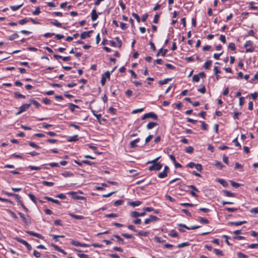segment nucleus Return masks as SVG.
I'll return each instance as SVG.
<instances>
[{
    "label": "nucleus",
    "instance_id": "f257e3e1",
    "mask_svg": "<svg viewBox=\"0 0 258 258\" xmlns=\"http://www.w3.org/2000/svg\"><path fill=\"white\" fill-rule=\"evenodd\" d=\"M253 42L251 40L246 41L244 45V47L246 48L245 52H252L254 51V48L252 46Z\"/></svg>",
    "mask_w": 258,
    "mask_h": 258
},
{
    "label": "nucleus",
    "instance_id": "f03ea898",
    "mask_svg": "<svg viewBox=\"0 0 258 258\" xmlns=\"http://www.w3.org/2000/svg\"><path fill=\"white\" fill-rule=\"evenodd\" d=\"M148 118H152L155 120L158 119L157 115L154 112H149V113L145 114L142 117V119L144 120Z\"/></svg>",
    "mask_w": 258,
    "mask_h": 258
},
{
    "label": "nucleus",
    "instance_id": "7ed1b4c3",
    "mask_svg": "<svg viewBox=\"0 0 258 258\" xmlns=\"http://www.w3.org/2000/svg\"><path fill=\"white\" fill-rule=\"evenodd\" d=\"M30 106V104H25L20 107L19 111L16 113V115H18L22 113V112L27 110Z\"/></svg>",
    "mask_w": 258,
    "mask_h": 258
},
{
    "label": "nucleus",
    "instance_id": "20e7f679",
    "mask_svg": "<svg viewBox=\"0 0 258 258\" xmlns=\"http://www.w3.org/2000/svg\"><path fill=\"white\" fill-rule=\"evenodd\" d=\"M110 78V73L108 71L106 72L102 75L101 80V84L102 86H104L106 83V79Z\"/></svg>",
    "mask_w": 258,
    "mask_h": 258
},
{
    "label": "nucleus",
    "instance_id": "39448f33",
    "mask_svg": "<svg viewBox=\"0 0 258 258\" xmlns=\"http://www.w3.org/2000/svg\"><path fill=\"white\" fill-rule=\"evenodd\" d=\"M18 214L22 219L23 222L26 225H29L31 223L30 220L28 216L26 217L21 212H19Z\"/></svg>",
    "mask_w": 258,
    "mask_h": 258
},
{
    "label": "nucleus",
    "instance_id": "423d86ee",
    "mask_svg": "<svg viewBox=\"0 0 258 258\" xmlns=\"http://www.w3.org/2000/svg\"><path fill=\"white\" fill-rule=\"evenodd\" d=\"M162 165L160 163L153 164V165L149 167V170L150 171L153 170H159L162 168Z\"/></svg>",
    "mask_w": 258,
    "mask_h": 258
},
{
    "label": "nucleus",
    "instance_id": "0eeeda50",
    "mask_svg": "<svg viewBox=\"0 0 258 258\" xmlns=\"http://www.w3.org/2000/svg\"><path fill=\"white\" fill-rule=\"evenodd\" d=\"M16 239L18 242L26 246L28 250H30L32 249L31 245L29 244L26 241L20 238H17Z\"/></svg>",
    "mask_w": 258,
    "mask_h": 258
},
{
    "label": "nucleus",
    "instance_id": "6e6552de",
    "mask_svg": "<svg viewBox=\"0 0 258 258\" xmlns=\"http://www.w3.org/2000/svg\"><path fill=\"white\" fill-rule=\"evenodd\" d=\"M145 212L139 213L136 211H133L131 213V216L133 218H137L145 215Z\"/></svg>",
    "mask_w": 258,
    "mask_h": 258
},
{
    "label": "nucleus",
    "instance_id": "1a4fd4ad",
    "mask_svg": "<svg viewBox=\"0 0 258 258\" xmlns=\"http://www.w3.org/2000/svg\"><path fill=\"white\" fill-rule=\"evenodd\" d=\"M98 17V15L97 14L96 11L95 9L92 10L91 12V19L92 21H95L97 19Z\"/></svg>",
    "mask_w": 258,
    "mask_h": 258
},
{
    "label": "nucleus",
    "instance_id": "9d476101",
    "mask_svg": "<svg viewBox=\"0 0 258 258\" xmlns=\"http://www.w3.org/2000/svg\"><path fill=\"white\" fill-rule=\"evenodd\" d=\"M51 245L55 249V250L63 253L64 255L67 254V252L64 250L59 247L58 246L54 244H52Z\"/></svg>",
    "mask_w": 258,
    "mask_h": 258
},
{
    "label": "nucleus",
    "instance_id": "9b49d317",
    "mask_svg": "<svg viewBox=\"0 0 258 258\" xmlns=\"http://www.w3.org/2000/svg\"><path fill=\"white\" fill-rule=\"evenodd\" d=\"M28 234L30 235H32V236H35L38 238H43V236L39 234V233H35V232H34L32 231H27L26 232Z\"/></svg>",
    "mask_w": 258,
    "mask_h": 258
},
{
    "label": "nucleus",
    "instance_id": "f8f14e48",
    "mask_svg": "<svg viewBox=\"0 0 258 258\" xmlns=\"http://www.w3.org/2000/svg\"><path fill=\"white\" fill-rule=\"evenodd\" d=\"M92 32V31H89L88 32H83L81 35L80 37L82 39H85L86 38L90 37V34Z\"/></svg>",
    "mask_w": 258,
    "mask_h": 258
},
{
    "label": "nucleus",
    "instance_id": "ddd939ff",
    "mask_svg": "<svg viewBox=\"0 0 258 258\" xmlns=\"http://www.w3.org/2000/svg\"><path fill=\"white\" fill-rule=\"evenodd\" d=\"M246 223V221H237V222H230L228 223V224L230 225H235V226H239L243 224H245Z\"/></svg>",
    "mask_w": 258,
    "mask_h": 258
},
{
    "label": "nucleus",
    "instance_id": "4468645a",
    "mask_svg": "<svg viewBox=\"0 0 258 258\" xmlns=\"http://www.w3.org/2000/svg\"><path fill=\"white\" fill-rule=\"evenodd\" d=\"M140 141V138H137L136 140L131 141L130 143L131 148H134L135 147H136L137 146V143L139 142Z\"/></svg>",
    "mask_w": 258,
    "mask_h": 258
},
{
    "label": "nucleus",
    "instance_id": "2eb2a0df",
    "mask_svg": "<svg viewBox=\"0 0 258 258\" xmlns=\"http://www.w3.org/2000/svg\"><path fill=\"white\" fill-rule=\"evenodd\" d=\"M168 51V50L167 49H164V50H163L162 48H161L159 50V51L158 52V53H157L156 55L157 56H159L160 55V54H161V55L162 56H165L167 53Z\"/></svg>",
    "mask_w": 258,
    "mask_h": 258
},
{
    "label": "nucleus",
    "instance_id": "dca6fc26",
    "mask_svg": "<svg viewBox=\"0 0 258 258\" xmlns=\"http://www.w3.org/2000/svg\"><path fill=\"white\" fill-rule=\"evenodd\" d=\"M142 202L140 201H136L134 202H130L128 203V205L132 206L133 207L139 206L141 205Z\"/></svg>",
    "mask_w": 258,
    "mask_h": 258
},
{
    "label": "nucleus",
    "instance_id": "f3484780",
    "mask_svg": "<svg viewBox=\"0 0 258 258\" xmlns=\"http://www.w3.org/2000/svg\"><path fill=\"white\" fill-rule=\"evenodd\" d=\"M69 215L70 216H71L76 219H78V220H83L85 218L83 216L77 215L73 214L72 213H70V214H69Z\"/></svg>",
    "mask_w": 258,
    "mask_h": 258
},
{
    "label": "nucleus",
    "instance_id": "a211bd4d",
    "mask_svg": "<svg viewBox=\"0 0 258 258\" xmlns=\"http://www.w3.org/2000/svg\"><path fill=\"white\" fill-rule=\"evenodd\" d=\"M44 199L47 200L48 201H50V202H52V203H55L58 205H60V203L59 202V201H58V200H54L50 197H44Z\"/></svg>",
    "mask_w": 258,
    "mask_h": 258
},
{
    "label": "nucleus",
    "instance_id": "6ab92c4d",
    "mask_svg": "<svg viewBox=\"0 0 258 258\" xmlns=\"http://www.w3.org/2000/svg\"><path fill=\"white\" fill-rule=\"evenodd\" d=\"M212 61L211 60L207 61L204 64V68L205 69H209L212 65Z\"/></svg>",
    "mask_w": 258,
    "mask_h": 258
},
{
    "label": "nucleus",
    "instance_id": "aec40b11",
    "mask_svg": "<svg viewBox=\"0 0 258 258\" xmlns=\"http://www.w3.org/2000/svg\"><path fill=\"white\" fill-rule=\"evenodd\" d=\"M157 125V123H156V122H151L150 123H149L148 124H147V128L148 129V130H150L153 127H154L155 126H156Z\"/></svg>",
    "mask_w": 258,
    "mask_h": 258
},
{
    "label": "nucleus",
    "instance_id": "412c9836",
    "mask_svg": "<svg viewBox=\"0 0 258 258\" xmlns=\"http://www.w3.org/2000/svg\"><path fill=\"white\" fill-rule=\"evenodd\" d=\"M23 4H21V5H17V6H10V9L14 11H17L18 10V9H19L21 7H22L23 6Z\"/></svg>",
    "mask_w": 258,
    "mask_h": 258
},
{
    "label": "nucleus",
    "instance_id": "4be33fe9",
    "mask_svg": "<svg viewBox=\"0 0 258 258\" xmlns=\"http://www.w3.org/2000/svg\"><path fill=\"white\" fill-rule=\"evenodd\" d=\"M167 176V173L165 171H162L159 173L158 175V176L160 178H164Z\"/></svg>",
    "mask_w": 258,
    "mask_h": 258
},
{
    "label": "nucleus",
    "instance_id": "5701e85b",
    "mask_svg": "<svg viewBox=\"0 0 258 258\" xmlns=\"http://www.w3.org/2000/svg\"><path fill=\"white\" fill-rule=\"evenodd\" d=\"M78 140V135H75L74 136H72V137H70L68 139V141L69 142H74V141H76Z\"/></svg>",
    "mask_w": 258,
    "mask_h": 258
},
{
    "label": "nucleus",
    "instance_id": "b1692460",
    "mask_svg": "<svg viewBox=\"0 0 258 258\" xmlns=\"http://www.w3.org/2000/svg\"><path fill=\"white\" fill-rule=\"evenodd\" d=\"M171 80V79L167 78V79H164L163 80H160L159 81V84L161 85H163L167 84Z\"/></svg>",
    "mask_w": 258,
    "mask_h": 258
},
{
    "label": "nucleus",
    "instance_id": "393cba45",
    "mask_svg": "<svg viewBox=\"0 0 258 258\" xmlns=\"http://www.w3.org/2000/svg\"><path fill=\"white\" fill-rule=\"evenodd\" d=\"M113 237H114L115 238H116L117 239V241L119 243L121 244H123V242H124L123 239L122 238H121L120 237H119L118 235H114L113 236Z\"/></svg>",
    "mask_w": 258,
    "mask_h": 258
},
{
    "label": "nucleus",
    "instance_id": "a878e982",
    "mask_svg": "<svg viewBox=\"0 0 258 258\" xmlns=\"http://www.w3.org/2000/svg\"><path fill=\"white\" fill-rule=\"evenodd\" d=\"M29 22V19L28 18H25L19 21L18 23L20 25H24Z\"/></svg>",
    "mask_w": 258,
    "mask_h": 258
},
{
    "label": "nucleus",
    "instance_id": "bb28decb",
    "mask_svg": "<svg viewBox=\"0 0 258 258\" xmlns=\"http://www.w3.org/2000/svg\"><path fill=\"white\" fill-rule=\"evenodd\" d=\"M225 195L228 197H234V194L233 193L231 192L228 190H224L223 191Z\"/></svg>",
    "mask_w": 258,
    "mask_h": 258
},
{
    "label": "nucleus",
    "instance_id": "cd10ccee",
    "mask_svg": "<svg viewBox=\"0 0 258 258\" xmlns=\"http://www.w3.org/2000/svg\"><path fill=\"white\" fill-rule=\"evenodd\" d=\"M51 24L57 27H62V24L57 22V20H54L53 21L51 22Z\"/></svg>",
    "mask_w": 258,
    "mask_h": 258
},
{
    "label": "nucleus",
    "instance_id": "c85d7f7f",
    "mask_svg": "<svg viewBox=\"0 0 258 258\" xmlns=\"http://www.w3.org/2000/svg\"><path fill=\"white\" fill-rule=\"evenodd\" d=\"M149 232L147 231H141L139 232L137 235L138 236H146L148 235Z\"/></svg>",
    "mask_w": 258,
    "mask_h": 258
},
{
    "label": "nucleus",
    "instance_id": "c756f323",
    "mask_svg": "<svg viewBox=\"0 0 258 258\" xmlns=\"http://www.w3.org/2000/svg\"><path fill=\"white\" fill-rule=\"evenodd\" d=\"M194 148L191 146H188L185 149V151L187 153H192L194 152Z\"/></svg>",
    "mask_w": 258,
    "mask_h": 258
},
{
    "label": "nucleus",
    "instance_id": "7c9ffc66",
    "mask_svg": "<svg viewBox=\"0 0 258 258\" xmlns=\"http://www.w3.org/2000/svg\"><path fill=\"white\" fill-rule=\"evenodd\" d=\"M218 181L220 184H221L224 187H226L228 186V183L225 180L223 179H218Z\"/></svg>",
    "mask_w": 258,
    "mask_h": 258
},
{
    "label": "nucleus",
    "instance_id": "2f4dec72",
    "mask_svg": "<svg viewBox=\"0 0 258 258\" xmlns=\"http://www.w3.org/2000/svg\"><path fill=\"white\" fill-rule=\"evenodd\" d=\"M254 3L253 2H250L248 3L249 6V9L251 10H256L258 9L257 7L254 6Z\"/></svg>",
    "mask_w": 258,
    "mask_h": 258
},
{
    "label": "nucleus",
    "instance_id": "473e14b6",
    "mask_svg": "<svg viewBox=\"0 0 258 258\" xmlns=\"http://www.w3.org/2000/svg\"><path fill=\"white\" fill-rule=\"evenodd\" d=\"M71 243L73 245L76 246H81V242H80L78 241L75 240H72L71 241Z\"/></svg>",
    "mask_w": 258,
    "mask_h": 258
},
{
    "label": "nucleus",
    "instance_id": "72a5a7b5",
    "mask_svg": "<svg viewBox=\"0 0 258 258\" xmlns=\"http://www.w3.org/2000/svg\"><path fill=\"white\" fill-rule=\"evenodd\" d=\"M18 35L17 33H14L13 35L8 37V39L10 40H13L18 37Z\"/></svg>",
    "mask_w": 258,
    "mask_h": 258
},
{
    "label": "nucleus",
    "instance_id": "f704fd0d",
    "mask_svg": "<svg viewBox=\"0 0 258 258\" xmlns=\"http://www.w3.org/2000/svg\"><path fill=\"white\" fill-rule=\"evenodd\" d=\"M69 108L70 109H71V110L73 112L75 110V108H79V106L77 105H75V104H72V103H70L69 104Z\"/></svg>",
    "mask_w": 258,
    "mask_h": 258
},
{
    "label": "nucleus",
    "instance_id": "c9c22d12",
    "mask_svg": "<svg viewBox=\"0 0 258 258\" xmlns=\"http://www.w3.org/2000/svg\"><path fill=\"white\" fill-rule=\"evenodd\" d=\"M123 203V200H118L116 201L114 203L113 205L115 206H120V205H122Z\"/></svg>",
    "mask_w": 258,
    "mask_h": 258
},
{
    "label": "nucleus",
    "instance_id": "e433bc0d",
    "mask_svg": "<svg viewBox=\"0 0 258 258\" xmlns=\"http://www.w3.org/2000/svg\"><path fill=\"white\" fill-rule=\"evenodd\" d=\"M62 175L64 177H70V176H72L73 175V173L70 172H69V171H66V172H63L62 173Z\"/></svg>",
    "mask_w": 258,
    "mask_h": 258
},
{
    "label": "nucleus",
    "instance_id": "4c0bfd02",
    "mask_svg": "<svg viewBox=\"0 0 258 258\" xmlns=\"http://www.w3.org/2000/svg\"><path fill=\"white\" fill-rule=\"evenodd\" d=\"M30 101L37 108L39 107L40 106V104L34 99L30 100Z\"/></svg>",
    "mask_w": 258,
    "mask_h": 258
},
{
    "label": "nucleus",
    "instance_id": "58836bf2",
    "mask_svg": "<svg viewBox=\"0 0 258 258\" xmlns=\"http://www.w3.org/2000/svg\"><path fill=\"white\" fill-rule=\"evenodd\" d=\"M160 158V157H158L156 158H155V159L152 160V161H148L147 162V164H156V163H159L158 162H157V161H158V160Z\"/></svg>",
    "mask_w": 258,
    "mask_h": 258
},
{
    "label": "nucleus",
    "instance_id": "ea45409f",
    "mask_svg": "<svg viewBox=\"0 0 258 258\" xmlns=\"http://www.w3.org/2000/svg\"><path fill=\"white\" fill-rule=\"evenodd\" d=\"M42 183L46 185V186H53L54 185V183L52 182H48V181H43L42 182Z\"/></svg>",
    "mask_w": 258,
    "mask_h": 258
},
{
    "label": "nucleus",
    "instance_id": "a19ab883",
    "mask_svg": "<svg viewBox=\"0 0 258 258\" xmlns=\"http://www.w3.org/2000/svg\"><path fill=\"white\" fill-rule=\"evenodd\" d=\"M189 245V243L188 242H183L182 243H180V244H179L177 247L178 248H181V247H185V246H188Z\"/></svg>",
    "mask_w": 258,
    "mask_h": 258
},
{
    "label": "nucleus",
    "instance_id": "79ce46f5",
    "mask_svg": "<svg viewBox=\"0 0 258 258\" xmlns=\"http://www.w3.org/2000/svg\"><path fill=\"white\" fill-rule=\"evenodd\" d=\"M28 196L30 199L35 203L36 204V200L35 197L32 194L30 193L28 194Z\"/></svg>",
    "mask_w": 258,
    "mask_h": 258
},
{
    "label": "nucleus",
    "instance_id": "37998d69",
    "mask_svg": "<svg viewBox=\"0 0 258 258\" xmlns=\"http://www.w3.org/2000/svg\"><path fill=\"white\" fill-rule=\"evenodd\" d=\"M214 252L217 255H223L222 251L218 249H214Z\"/></svg>",
    "mask_w": 258,
    "mask_h": 258
},
{
    "label": "nucleus",
    "instance_id": "c03bdc74",
    "mask_svg": "<svg viewBox=\"0 0 258 258\" xmlns=\"http://www.w3.org/2000/svg\"><path fill=\"white\" fill-rule=\"evenodd\" d=\"M230 183L231 185L235 188H237L240 186V183L235 182L233 181H230Z\"/></svg>",
    "mask_w": 258,
    "mask_h": 258
},
{
    "label": "nucleus",
    "instance_id": "a18cd8bd",
    "mask_svg": "<svg viewBox=\"0 0 258 258\" xmlns=\"http://www.w3.org/2000/svg\"><path fill=\"white\" fill-rule=\"evenodd\" d=\"M105 216L107 218H115L117 217L118 216V215L115 213H111L109 214H106Z\"/></svg>",
    "mask_w": 258,
    "mask_h": 258
},
{
    "label": "nucleus",
    "instance_id": "49530a36",
    "mask_svg": "<svg viewBox=\"0 0 258 258\" xmlns=\"http://www.w3.org/2000/svg\"><path fill=\"white\" fill-rule=\"evenodd\" d=\"M132 16L134 18H135L137 20L138 22L139 23L140 22V18L137 14L133 13L132 14Z\"/></svg>",
    "mask_w": 258,
    "mask_h": 258
},
{
    "label": "nucleus",
    "instance_id": "de8ad7c7",
    "mask_svg": "<svg viewBox=\"0 0 258 258\" xmlns=\"http://www.w3.org/2000/svg\"><path fill=\"white\" fill-rule=\"evenodd\" d=\"M192 81L195 82H198L200 81V77L198 75H195L192 77Z\"/></svg>",
    "mask_w": 258,
    "mask_h": 258
},
{
    "label": "nucleus",
    "instance_id": "09e8293b",
    "mask_svg": "<svg viewBox=\"0 0 258 258\" xmlns=\"http://www.w3.org/2000/svg\"><path fill=\"white\" fill-rule=\"evenodd\" d=\"M228 48L232 50H234L235 49V44L233 42H231L228 45Z\"/></svg>",
    "mask_w": 258,
    "mask_h": 258
},
{
    "label": "nucleus",
    "instance_id": "8fccbe9b",
    "mask_svg": "<svg viewBox=\"0 0 258 258\" xmlns=\"http://www.w3.org/2000/svg\"><path fill=\"white\" fill-rule=\"evenodd\" d=\"M200 221L202 223L208 224L209 223V221L205 218L202 217L200 219Z\"/></svg>",
    "mask_w": 258,
    "mask_h": 258
},
{
    "label": "nucleus",
    "instance_id": "3c124183",
    "mask_svg": "<svg viewBox=\"0 0 258 258\" xmlns=\"http://www.w3.org/2000/svg\"><path fill=\"white\" fill-rule=\"evenodd\" d=\"M232 142L234 143H235V146L236 147H239V148H241V145L240 144L238 143V141H237V138H235L234 139L233 141H232Z\"/></svg>",
    "mask_w": 258,
    "mask_h": 258
},
{
    "label": "nucleus",
    "instance_id": "603ef678",
    "mask_svg": "<svg viewBox=\"0 0 258 258\" xmlns=\"http://www.w3.org/2000/svg\"><path fill=\"white\" fill-rule=\"evenodd\" d=\"M28 168L29 169H30L31 170H40L41 168L40 167L34 166H32V165L29 166Z\"/></svg>",
    "mask_w": 258,
    "mask_h": 258
},
{
    "label": "nucleus",
    "instance_id": "864d4df0",
    "mask_svg": "<svg viewBox=\"0 0 258 258\" xmlns=\"http://www.w3.org/2000/svg\"><path fill=\"white\" fill-rule=\"evenodd\" d=\"M29 145L33 147V148H36V149H39V147L35 143H33V142H29Z\"/></svg>",
    "mask_w": 258,
    "mask_h": 258
},
{
    "label": "nucleus",
    "instance_id": "5fc2aeb1",
    "mask_svg": "<svg viewBox=\"0 0 258 258\" xmlns=\"http://www.w3.org/2000/svg\"><path fill=\"white\" fill-rule=\"evenodd\" d=\"M238 258H247V256L242 252H238L237 253Z\"/></svg>",
    "mask_w": 258,
    "mask_h": 258
},
{
    "label": "nucleus",
    "instance_id": "6e6d98bb",
    "mask_svg": "<svg viewBox=\"0 0 258 258\" xmlns=\"http://www.w3.org/2000/svg\"><path fill=\"white\" fill-rule=\"evenodd\" d=\"M42 102L45 104H49L51 103V101L47 98H43L42 99Z\"/></svg>",
    "mask_w": 258,
    "mask_h": 258
},
{
    "label": "nucleus",
    "instance_id": "4d7b16f0",
    "mask_svg": "<svg viewBox=\"0 0 258 258\" xmlns=\"http://www.w3.org/2000/svg\"><path fill=\"white\" fill-rule=\"evenodd\" d=\"M159 18V15L158 14H156L154 16L153 22L154 23L157 24L158 22Z\"/></svg>",
    "mask_w": 258,
    "mask_h": 258
},
{
    "label": "nucleus",
    "instance_id": "13d9d810",
    "mask_svg": "<svg viewBox=\"0 0 258 258\" xmlns=\"http://www.w3.org/2000/svg\"><path fill=\"white\" fill-rule=\"evenodd\" d=\"M244 103V98L243 97H239V104L240 106H242Z\"/></svg>",
    "mask_w": 258,
    "mask_h": 258
},
{
    "label": "nucleus",
    "instance_id": "bf43d9fd",
    "mask_svg": "<svg viewBox=\"0 0 258 258\" xmlns=\"http://www.w3.org/2000/svg\"><path fill=\"white\" fill-rule=\"evenodd\" d=\"M14 95L16 97H18V98H25V96L24 95L21 94L20 93H18V92L15 93Z\"/></svg>",
    "mask_w": 258,
    "mask_h": 258
},
{
    "label": "nucleus",
    "instance_id": "052dcab7",
    "mask_svg": "<svg viewBox=\"0 0 258 258\" xmlns=\"http://www.w3.org/2000/svg\"><path fill=\"white\" fill-rule=\"evenodd\" d=\"M149 218H150L151 222L152 221H157L159 219L158 218H157L156 216H153V215H150Z\"/></svg>",
    "mask_w": 258,
    "mask_h": 258
},
{
    "label": "nucleus",
    "instance_id": "680f3d73",
    "mask_svg": "<svg viewBox=\"0 0 258 258\" xmlns=\"http://www.w3.org/2000/svg\"><path fill=\"white\" fill-rule=\"evenodd\" d=\"M195 167L196 169L199 171H201L202 170V166L200 164H196Z\"/></svg>",
    "mask_w": 258,
    "mask_h": 258
},
{
    "label": "nucleus",
    "instance_id": "e2e57ef3",
    "mask_svg": "<svg viewBox=\"0 0 258 258\" xmlns=\"http://www.w3.org/2000/svg\"><path fill=\"white\" fill-rule=\"evenodd\" d=\"M249 248H258V243H254L251 244L248 246Z\"/></svg>",
    "mask_w": 258,
    "mask_h": 258
},
{
    "label": "nucleus",
    "instance_id": "0e129e2a",
    "mask_svg": "<svg viewBox=\"0 0 258 258\" xmlns=\"http://www.w3.org/2000/svg\"><path fill=\"white\" fill-rule=\"evenodd\" d=\"M40 9L38 7H37L36 9V10L32 12V14L34 15H38L40 14Z\"/></svg>",
    "mask_w": 258,
    "mask_h": 258
},
{
    "label": "nucleus",
    "instance_id": "69168bd1",
    "mask_svg": "<svg viewBox=\"0 0 258 258\" xmlns=\"http://www.w3.org/2000/svg\"><path fill=\"white\" fill-rule=\"evenodd\" d=\"M125 94L128 96V97H131L132 94H133V91L131 90H130V89H128L125 92Z\"/></svg>",
    "mask_w": 258,
    "mask_h": 258
},
{
    "label": "nucleus",
    "instance_id": "338daca9",
    "mask_svg": "<svg viewBox=\"0 0 258 258\" xmlns=\"http://www.w3.org/2000/svg\"><path fill=\"white\" fill-rule=\"evenodd\" d=\"M215 166L220 168V169L222 168V167H223V165L222 164V163L220 162L217 161L215 162Z\"/></svg>",
    "mask_w": 258,
    "mask_h": 258
},
{
    "label": "nucleus",
    "instance_id": "774afa93",
    "mask_svg": "<svg viewBox=\"0 0 258 258\" xmlns=\"http://www.w3.org/2000/svg\"><path fill=\"white\" fill-rule=\"evenodd\" d=\"M250 212L254 214H258V207L252 208L250 210Z\"/></svg>",
    "mask_w": 258,
    "mask_h": 258
}]
</instances>
